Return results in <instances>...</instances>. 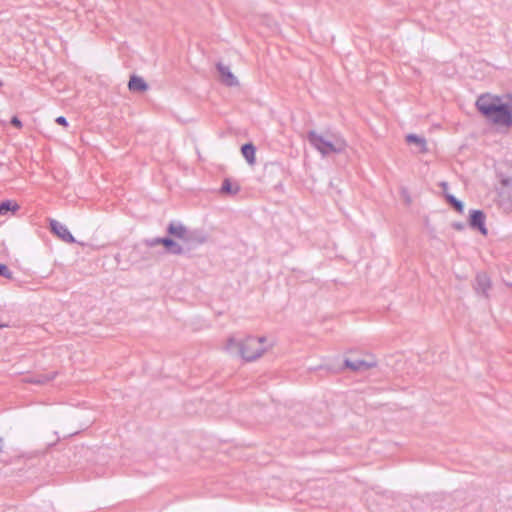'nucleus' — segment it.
<instances>
[{"instance_id":"f257e3e1","label":"nucleus","mask_w":512,"mask_h":512,"mask_svg":"<svg viewBox=\"0 0 512 512\" xmlns=\"http://www.w3.org/2000/svg\"><path fill=\"white\" fill-rule=\"evenodd\" d=\"M477 110L490 122L495 125L512 127V108L501 103L497 96L482 94L476 100Z\"/></svg>"},{"instance_id":"9d476101","label":"nucleus","mask_w":512,"mask_h":512,"mask_svg":"<svg viewBox=\"0 0 512 512\" xmlns=\"http://www.w3.org/2000/svg\"><path fill=\"white\" fill-rule=\"evenodd\" d=\"M56 376V372L51 374H36V375H28L23 378L24 383L43 385L53 380Z\"/></svg>"},{"instance_id":"9b49d317","label":"nucleus","mask_w":512,"mask_h":512,"mask_svg":"<svg viewBox=\"0 0 512 512\" xmlns=\"http://www.w3.org/2000/svg\"><path fill=\"white\" fill-rule=\"evenodd\" d=\"M128 88L132 92H144L148 89V84L143 78L137 75H132L128 82Z\"/></svg>"},{"instance_id":"ddd939ff","label":"nucleus","mask_w":512,"mask_h":512,"mask_svg":"<svg viewBox=\"0 0 512 512\" xmlns=\"http://www.w3.org/2000/svg\"><path fill=\"white\" fill-rule=\"evenodd\" d=\"M240 191V185L238 183H232L229 178L223 180L220 192L222 194L234 196Z\"/></svg>"},{"instance_id":"f03ea898","label":"nucleus","mask_w":512,"mask_h":512,"mask_svg":"<svg viewBox=\"0 0 512 512\" xmlns=\"http://www.w3.org/2000/svg\"><path fill=\"white\" fill-rule=\"evenodd\" d=\"M266 341L265 337L249 336L243 341L238 342L235 338L230 337L227 340L226 349L228 351L237 350V353L246 361H253L262 356L265 352L263 343Z\"/></svg>"},{"instance_id":"39448f33","label":"nucleus","mask_w":512,"mask_h":512,"mask_svg":"<svg viewBox=\"0 0 512 512\" xmlns=\"http://www.w3.org/2000/svg\"><path fill=\"white\" fill-rule=\"evenodd\" d=\"M485 218V214L482 210L470 211L469 226L474 230H478L484 236L488 233L485 226Z\"/></svg>"},{"instance_id":"393cba45","label":"nucleus","mask_w":512,"mask_h":512,"mask_svg":"<svg viewBox=\"0 0 512 512\" xmlns=\"http://www.w3.org/2000/svg\"><path fill=\"white\" fill-rule=\"evenodd\" d=\"M2 327V325L0 324V328Z\"/></svg>"},{"instance_id":"f3484780","label":"nucleus","mask_w":512,"mask_h":512,"mask_svg":"<svg viewBox=\"0 0 512 512\" xmlns=\"http://www.w3.org/2000/svg\"><path fill=\"white\" fill-rule=\"evenodd\" d=\"M19 205L16 202L6 200L1 202L0 204V215H5L7 212L12 211L15 212L19 209Z\"/></svg>"},{"instance_id":"aec40b11","label":"nucleus","mask_w":512,"mask_h":512,"mask_svg":"<svg viewBox=\"0 0 512 512\" xmlns=\"http://www.w3.org/2000/svg\"><path fill=\"white\" fill-rule=\"evenodd\" d=\"M56 123L59 124V125H62V126H65L67 127L68 126V122H67V119L64 117V116H59L56 118Z\"/></svg>"},{"instance_id":"2eb2a0df","label":"nucleus","mask_w":512,"mask_h":512,"mask_svg":"<svg viewBox=\"0 0 512 512\" xmlns=\"http://www.w3.org/2000/svg\"><path fill=\"white\" fill-rule=\"evenodd\" d=\"M406 141L409 144L417 145L419 147V151L421 153L427 152L426 140L423 137L417 136L415 134H409L406 136Z\"/></svg>"},{"instance_id":"a211bd4d","label":"nucleus","mask_w":512,"mask_h":512,"mask_svg":"<svg viewBox=\"0 0 512 512\" xmlns=\"http://www.w3.org/2000/svg\"><path fill=\"white\" fill-rule=\"evenodd\" d=\"M143 243L149 248L155 247L157 245H164V237L145 239Z\"/></svg>"},{"instance_id":"5701e85b","label":"nucleus","mask_w":512,"mask_h":512,"mask_svg":"<svg viewBox=\"0 0 512 512\" xmlns=\"http://www.w3.org/2000/svg\"><path fill=\"white\" fill-rule=\"evenodd\" d=\"M440 186L443 188L444 193L446 194V190L448 188V184L446 182H442Z\"/></svg>"},{"instance_id":"dca6fc26","label":"nucleus","mask_w":512,"mask_h":512,"mask_svg":"<svg viewBox=\"0 0 512 512\" xmlns=\"http://www.w3.org/2000/svg\"><path fill=\"white\" fill-rule=\"evenodd\" d=\"M445 199H446L447 203L451 207H453L457 212L463 213L464 205H463L462 201L458 200L455 196L448 194V193L445 194Z\"/></svg>"},{"instance_id":"20e7f679","label":"nucleus","mask_w":512,"mask_h":512,"mask_svg":"<svg viewBox=\"0 0 512 512\" xmlns=\"http://www.w3.org/2000/svg\"><path fill=\"white\" fill-rule=\"evenodd\" d=\"M167 233L174 236L175 238L177 239H180L184 242H191V241H194L196 240V238L194 237V234L191 233L186 226H184L182 223L180 222H170L169 225L167 226ZM197 242L198 243H204L205 242V238L204 237H200L197 239Z\"/></svg>"},{"instance_id":"6e6552de","label":"nucleus","mask_w":512,"mask_h":512,"mask_svg":"<svg viewBox=\"0 0 512 512\" xmlns=\"http://www.w3.org/2000/svg\"><path fill=\"white\" fill-rule=\"evenodd\" d=\"M376 365L375 361H366L364 359H345L344 366L352 371H365Z\"/></svg>"},{"instance_id":"423d86ee","label":"nucleus","mask_w":512,"mask_h":512,"mask_svg":"<svg viewBox=\"0 0 512 512\" xmlns=\"http://www.w3.org/2000/svg\"><path fill=\"white\" fill-rule=\"evenodd\" d=\"M49 227L51 232L56 234L61 240L66 243L72 244L75 243V238L67 229V227L55 219H51L49 222Z\"/></svg>"},{"instance_id":"6ab92c4d","label":"nucleus","mask_w":512,"mask_h":512,"mask_svg":"<svg viewBox=\"0 0 512 512\" xmlns=\"http://www.w3.org/2000/svg\"><path fill=\"white\" fill-rule=\"evenodd\" d=\"M0 276L6 279H13V273L6 264L0 263Z\"/></svg>"},{"instance_id":"412c9836","label":"nucleus","mask_w":512,"mask_h":512,"mask_svg":"<svg viewBox=\"0 0 512 512\" xmlns=\"http://www.w3.org/2000/svg\"><path fill=\"white\" fill-rule=\"evenodd\" d=\"M11 124L16 127V128H21L22 127V122L20 121V119L16 116H14L12 119H11Z\"/></svg>"},{"instance_id":"b1692460","label":"nucleus","mask_w":512,"mask_h":512,"mask_svg":"<svg viewBox=\"0 0 512 512\" xmlns=\"http://www.w3.org/2000/svg\"><path fill=\"white\" fill-rule=\"evenodd\" d=\"M275 189H280V190H283V184L282 183H279L278 185L275 186Z\"/></svg>"},{"instance_id":"0eeeda50","label":"nucleus","mask_w":512,"mask_h":512,"mask_svg":"<svg viewBox=\"0 0 512 512\" xmlns=\"http://www.w3.org/2000/svg\"><path fill=\"white\" fill-rule=\"evenodd\" d=\"M491 288V280L489 276L484 273H478L475 278V290L477 293H482L485 298H489L488 291Z\"/></svg>"},{"instance_id":"7ed1b4c3","label":"nucleus","mask_w":512,"mask_h":512,"mask_svg":"<svg viewBox=\"0 0 512 512\" xmlns=\"http://www.w3.org/2000/svg\"><path fill=\"white\" fill-rule=\"evenodd\" d=\"M307 138L310 144L323 156L340 154L344 152L347 147L346 141L335 134L322 135L315 131H310Z\"/></svg>"},{"instance_id":"f8f14e48","label":"nucleus","mask_w":512,"mask_h":512,"mask_svg":"<svg viewBox=\"0 0 512 512\" xmlns=\"http://www.w3.org/2000/svg\"><path fill=\"white\" fill-rule=\"evenodd\" d=\"M164 248L166 252L173 255L184 254L183 247L170 237H164Z\"/></svg>"},{"instance_id":"4be33fe9","label":"nucleus","mask_w":512,"mask_h":512,"mask_svg":"<svg viewBox=\"0 0 512 512\" xmlns=\"http://www.w3.org/2000/svg\"><path fill=\"white\" fill-rule=\"evenodd\" d=\"M452 227L455 229V230H458V231H462L465 229V224L462 223V222H454L452 224Z\"/></svg>"},{"instance_id":"1a4fd4ad","label":"nucleus","mask_w":512,"mask_h":512,"mask_svg":"<svg viewBox=\"0 0 512 512\" xmlns=\"http://www.w3.org/2000/svg\"><path fill=\"white\" fill-rule=\"evenodd\" d=\"M217 71L220 75V79L222 83H224L227 86H234L237 85V79L233 75V73L230 71V68L223 63L219 62L216 65Z\"/></svg>"},{"instance_id":"4468645a","label":"nucleus","mask_w":512,"mask_h":512,"mask_svg":"<svg viewBox=\"0 0 512 512\" xmlns=\"http://www.w3.org/2000/svg\"><path fill=\"white\" fill-rule=\"evenodd\" d=\"M241 153L250 165H253L255 163L256 148L252 143L244 144L241 147Z\"/></svg>"}]
</instances>
